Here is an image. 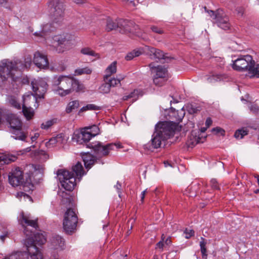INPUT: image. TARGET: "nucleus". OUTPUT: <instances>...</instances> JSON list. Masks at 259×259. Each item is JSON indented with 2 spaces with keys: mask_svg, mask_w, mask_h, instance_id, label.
<instances>
[{
  "mask_svg": "<svg viewBox=\"0 0 259 259\" xmlns=\"http://www.w3.org/2000/svg\"><path fill=\"white\" fill-rule=\"evenodd\" d=\"M79 107V102L75 100L70 102L66 108V111L67 113H69L71 112L73 110L77 109Z\"/></svg>",
  "mask_w": 259,
  "mask_h": 259,
  "instance_id": "obj_36",
  "label": "nucleus"
},
{
  "mask_svg": "<svg viewBox=\"0 0 259 259\" xmlns=\"http://www.w3.org/2000/svg\"><path fill=\"white\" fill-rule=\"evenodd\" d=\"M78 218L72 208L67 209L64 215L63 227L67 234H71L76 230Z\"/></svg>",
  "mask_w": 259,
  "mask_h": 259,
  "instance_id": "obj_5",
  "label": "nucleus"
},
{
  "mask_svg": "<svg viewBox=\"0 0 259 259\" xmlns=\"http://www.w3.org/2000/svg\"><path fill=\"white\" fill-rule=\"evenodd\" d=\"M254 61L250 55L241 56L233 61L232 67L238 71L248 70L249 73L251 70L252 65Z\"/></svg>",
  "mask_w": 259,
  "mask_h": 259,
  "instance_id": "obj_7",
  "label": "nucleus"
},
{
  "mask_svg": "<svg viewBox=\"0 0 259 259\" xmlns=\"http://www.w3.org/2000/svg\"><path fill=\"white\" fill-rule=\"evenodd\" d=\"M164 243H163V240L158 242L156 244L157 247L159 248H162L164 246Z\"/></svg>",
  "mask_w": 259,
  "mask_h": 259,
  "instance_id": "obj_62",
  "label": "nucleus"
},
{
  "mask_svg": "<svg viewBox=\"0 0 259 259\" xmlns=\"http://www.w3.org/2000/svg\"><path fill=\"white\" fill-rule=\"evenodd\" d=\"M53 88L54 92L61 96H65L73 91L80 90L79 82L67 75H59L54 78Z\"/></svg>",
  "mask_w": 259,
  "mask_h": 259,
  "instance_id": "obj_1",
  "label": "nucleus"
},
{
  "mask_svg": "<svg viewBox=\"0 0 259 259\" xmlns=\"http://www.w3.org/2000/svg\"><path fill=\"white\" fill-rule=\"evenodd\" d=\"M147 189H146L145 190L143 191L141 193V200L142 201V202H143L144 201L145 196L146 193L147 192Z\"/></svg>",
  "mask_w": 259,
  "mask_h": 259,
  "instance_id": "obj_64",
  "label": "nucleus"
},
{
  "mask_svg": "<svg viewBox=\"0 0 259 259\" xmlns=\"http://www.w3.org/2000/svg\"><path fill=\"white\" fill-rule=\"evenodd\" d=\"M65 240L58 235H55L52 237L49 243V249L51 251L58 252L62 251L65 248Z\"/></svg>",
  "mask_w": 259,
  "mask_h": 259,
  "instance_id": "obj_11",
  "label": "nucleus"
},
{
  "mask_svg": "<svg viewBox=\"0 0 259 259\" xmlns=\"http://www.w3.org/2000/svg\"><path fill=\"white\" fill-rule=\"evenodd\" d=\"M38 98L35 95H24L23 97V103L22 105V107L24 106H32L34 107L35 108H37L38 107V103L37 102Z\"/></svg>",
  "mask_w": 259,
  "mask_h": 259,
  "instance_id": "obj_20",
  "label": "nucleus"
},
{
  "mask_svg": "<svg viewBox=\"0 0 259 259\" xmlns=\"http://www.w3.org/2000/svg\"><path fill=\"white\" fill-rule=\"evenodd\" d=\"M208 13L212 19L215 20L219 27L224 30H228L230 28L229 18L222 10H218L216 12L210 11Z\"/></svg>",
  "mask_w": 259,
  "mask_h": 259,
  "instance_id": "obj_8",
  "label": "nucleus"
},
{
  "mask_svg": "<svg viewBox=\"0 0 259 259\" xmlns=\"http://www.w3.org/2000/svg\"><path fill=\"white\" fill-rule=\"evenodd\" d=\"M184 114H185V113H184V111L183 110H182L180 112V115L178 114L177 117H176V121L178 122H180V121H181L182 119L184 117Z\"/></svg>",
  "mask_w": 259,
  "mask_h": 259,
  "instance_id": "obj_55",
  "label": "nucleus"
},
{
  "mask_svg": "<svg viewBox=\"0 0 259 259\" xmlns=\"http://www.w3.org/2000/svg\"><path fill=\"white\" fill-rule=\"evenodd\" d=\"M185 238L189 239L194 235V231L193 230L186 229L184 231Z\"/></svg>",
  "mask_w": 259,
  "mask_h": 259,
  "instance_id": "obj_52",
  "label": "nucleus"
},
{
  "mask_svg": "<svg viewBox=\"0 0 259 259\" xmlns=\"http://www.w3.org/2000/svg\"><path fill=\"white\" fill-rule=\"evenodd\" d=\"M55 123L54 119L49 120L41 124V128L44 130H48Z\"/></svg>",
  "mask_w": 259,
  "mask_h": 259,
  "instance_id": "obj_47",
  "label": "nucleus"
},
{
  "mask_svg": "<svg viewBox=\"0 0 259 259\" xmlns=\"http://www.w3.org/2000/svg\"><path fill=\"white\" fill-rule=\"evenodd\" d=\"M248 134V130H247V128L243 127L241 129H238L235 132L234 137L236 139H241Z\"/></svg>",
  "mask_w": 259,
  "mask_h": 259,
  "instance_id": "obj_35",
  "label": "nucleus"
},
{
  "mask_svg": "<svg viewBox=\"0 0 259 259\" xmlns=\"http://www.w3.org/2000/svg\"><path fill=\"white\" fill-rule=\"evenodd\" d=\"M87 129H89V131L91 132L92 136L95 137L99 134V128L96 125H93L90 127H86Z\"/></svg>",
  "mask_w": 259,
  "mask_h": 259,
  "instance_id": "obj_48",
  "label": "nucleus"
},
{
  "mask_svg": "<svg viewBox=\"0 0 259 259\" xmlns=\"http://www.w3.org/2000/svg\"><path fill=\"white\" fill-rule=\"evenodd\" d=\"M142 54V51L140 50H134L132 52L128 53L125 56V59L127 61L133 59L134 57H138Z\"/></svg>",
  "mask_w": 259,
  "mask_h": 259,
  "instance_id": "obj_38",
  "label": "nucleus"
},
{
  "mask_svg": "<svg viewBox=\"0 0 259 259\" xmlns=\"http://www.w3.org/2000/svg\"><path fill=\"white\" fill-rule=\"evenodd\" d=\"M92 72V69L87 67L83 68H78L75 70V73L76 75H81L83 74H90Z\"/></svg>",
  "mask_w": 259,
  "mask_h": 259,
  "instance_id": "obj_42",
  "label": "nucleus"
},
{
  "mask_svg": "<svg viewBox=\"0 0 259 259\" xmlns=\"http://www.w3.org/2000/svg\"><path fill=\"white\" fill-rule=\"evenodd\" d=\"M32 89L34 95L38 98H44L47 90V82L42 78L33 79L31 81Z\"/></svg>",
  "mask_w": 259,
  "mask_h": 259,
  "instance_id": "obj_10",
  "label": "nucleus"
},
{
  "mask_svg": "<svg viewBox=\"0 0 259 259\" xmlns=\"http://www.w3.org/2000/svg\"><path fill=\"white\" fill-rule=\"evenodd\" d=\"M82 159L84 166L87 168H90L91 165L94 164L95 161V157L90 153L83 155Z\"/></svg>",
  "mask_w": 259,
  "mask_h": 259,
  "instance_id": "obj_25",
  "label": "nucleus"
},
{
  "mask_svg": "<svg viewBox=\"0 0 259 259\" xmlns=\"http://www.w3.org/2000/svg\"><path fill=\"white\" fill-rule=\"evenodd\" d=\"M8 121L13 130L21 128L22 123L18 117L15 114H11L8 117Z\"/></svg>",
  "mask_w": 259,
  "mask_h": 259,
  "instance_id": "obj_22",
  "label": "nucleus"
},
{
  "mask_svg": "<svg viewBox=\"0 0 259 259\" xmlns=\"http://www.w3.org/2000/svg\"><path fill=\"white\" fill-rule=\"evenodd\" d=\"M89 129L86 128L82 129L77 135V142L80 144H83L89 142L92 137H94Z\"/></svg>",
  "mask_w": 259,
  "mask_h": 259,
  "instance_id": "obj_21",
  "label": "nucleus"
},
{
  "mask_svg": "<svg viewBox=\"0 0 259 259\" xmlns=\"http://www.w3.org/2000/svg\"><path fill=\"white\" fill-rule=\"evenodd\" d=\"M188 111L190 114H194L197 113L199 109L197 107L193 106L192 104L188 105L186 106Z\"/></svg>",
  "mask_w": 259,
  "mask_h": 259,
  "instance_id": "obj_49",
  "label": "nucleus"
},
{
  "mask_svg": "<svg viewBox=\"0 0 259 259\" xmlns=\"http://www.w3.org/2000/svg\"><path fill=\"white\" fill-rule=\"evenodd\" d=\"M139 94V91L135 90L128 95L124 96L122 99L123 100H127L128 99L132 98L133 99V102H134L138 99Z\"/></svg>",
  "mask_w": 259,
  "mask_h": 259,
  "instance_id": "obj_41",
  "label": "nucleus"
},
{
  "mask_svg": "<svg viewBox=\"0 0 259 259\" xmlns=\"http://www.w3.org/2000/svg\"><path fill=\"white\" fill-rule=\"evenodd\" d=\"M11 259H28L26 252H16L11 254Z\"/></svg>",
  "mask_w": 259,
  "mask_h": 259,
  "instance_id": "obj_39",
  "label": "nucleus"
},
{
  "mask_svg": "<svg viewBox=\"0 0 259 259\" xmlns=\"http://www.w3.org/2000/svg\"><path fill=\"white\" fill-rule=\"evenodd\" d=\"M212 124V120L210 118H208L206 119L205 121V124L207 127H209Z\"/></svg>",
  "mask_w": 259,
  "mask_h": 259,
  "instance_id": "obj_63",
  "label": "nucleus"
},
{
  "mask_svg": "<svg viewBox=\"0 0 259 259\" xmlns=\"http://www.w3.org/2000/svg\"><path fill=\"white\" fill-rule=\"evenodd\" d=\"M250 73L252 74L253 76L259 77V63H257L256 65H255L254 63L252 65Z\"/></svg>",
  "mask_w": 259,
  "mask_h": 259,
  "instance_id": "obj_46",
  "label": "nucleus"
},
{
  "mask_svg": "<svg viewBox=\"0 0 259 259\" xmlns=\"http://www.w3.org/2000/svg\"><path fill=\"white\" fill-rule=\"evenodd\" d=\"M9 102L11 105L17 109H20L21 104L18 102L16 98L14 96H10L8 97Z\"/></svg>",
  "mask_w": 259,
  "mask_h": 259,
  "instance_id": "obj_40",
  "label": "nucleus"
},
{
  "mask_svg": "<svg viewBox=\"0 0 259 259\" xmlns=\"http://www.w3.org/2000/svg\"><path fill=\"white\" fill-rule=\"evenodd\" d=\"M117 70L116 62L114 61L105 71V74L104 76V79L107 80L113 74L115 73Z\"/></svg>",
  "mask_w": 259,
  "mask_h": 259,
  "instance_id": "obj_23",
  "label": "nucleus"
},
{
  "mask_svg": "<svg viewBox=\"0 0 259 259\" xmlns=\"http://www.w3.org/2000/svg\"><path fill=\"white\" fill-rule=\"evenodd\" d=\"M104 80L105 82L100 87L99 90L100 92L102 93L107 94L109 93V92L110 91L111 88L110 87V85H109L107 81L105 79Z\"/></svg>",
  "mask_w": 259,
  "mask_h": 259,
  "instance_id": "obj_44",
  "label": "nucleus"
},
{
  "mask_svg": "<svg viewBox=\"0 0 259 259\" xmlns=\"http://www.w3.org/2000/svg\"><path fill=\"white\" fill-rule=\"evenodd\" d=\"M250 110L253 113H256L258 110V107L255 105H252L249 107Z\"/></svg>",
  "mask_w": 259,
  "mask_h": 259,
  "instance_id": "obj_57",
  "label": "nucleus"
},
{
  "mask_svg": "<svg viewBox=\"0 0 259 259\" xmlns=\"http://www.w3.org/2000/svg\"><path fill=\"white\" fill-rule=\"evenodd\" d=\"M89 147L99 157L106 156L109 153L110 151L118 149L122 147L120 143H109L104 145L99 141H96L90 144Z\"/></svg>",
  "mask_w": 259,
  "mask_h": 259,
  "instance_id": "obj_4",
  "label": "nucleus"
},
{
  "mask_svg": "<svg viewBox=\"0 0 259 259\" xmlns=\"http://www.w3.org/2000/svg\"><path fill=\"white\" fill-rule=\"evenodd\" d=\"M33 62L37 67L40 68H46L49 66L47 56L39 52H36L34 53Z\"/></svg>",
  "mask_w": 259,
  "mask_h": 259,
  "instance_id": "obj_14",
  "label": "nucleus"
},
{
  "mask_svg": "<svg viewBox=\"0 0 259 259\" xmlns=\"http://www.w3.org/2000/svg\"><path fill=\"white\" fill-rule=\"evenodd\" d=\"M115 188L116 189V190L117 191L119 196L120 197V195L121 194V185L120 184H119L118 182H117V184L115 186Z\"/></svg>",
  "mask_w": 259,
  "mask_h": 259,
  "instance_id": "obj_56",
  "label": "nucleus"
},
{
  "mask_svg": "<svg viewBox=\"0 0 259 259\" xmlns=\"http://www.w3.org/2000/svg\"><path fill=\"white\" fill-rule=\"evenodd\" d=\"M20 223L24 227V229L26 228L24 227V224L27 226L36 229L37 227V219H32V217L30 214H25L24 212H22L20 215Z\"/></svg>",
  "mask_w": 259,
  "mask_h": 259,
  "instance_id": "obj_17",
  "label": "nucleus"
},
{
  "mask_svg": "<svg viewBox=\"0 0 259 259\" xmlns=\"http://www.w3.org/2000/svg\"><path fill=\"white\" fill-rule=\"evenodd\" d=\"M151 30L157 34H162L163 33V30L161 28L158 27L156 26L152 25L150 27Z\"/></svg>",
  "mask_w": 259,
  "mask_h": 259,
  "instance_id": "obj_51",
  "label": "nucleus"
},
{
  "mask_svg": "<svg viewBox=\"0 0 259 259\" xmlns=\"http://www.w3.org/2000/svg\"><path fill=\"white\" fill-rule=\"evenodd\" d=\"M39 136V134L38 133H35L34 136L31 137V140L32 142H35Z\"/></svg>",
  "mask_w": 259,
  "mask_h": 259,
  "instance_id": "obj_59",
  "label": "nucleus"
},
{
  "mask_svg": "<svg viewBox=\"0 0 259 259\" xmlns=\"http://www.w3.org/2000/svg\"><path fill=\"white\" fill-rule=\"evenodd\" d=\"M166 140L159 135V134L155 132L152 136L150 142L144 146L145 148L149 150H151L152 149H157L160 147L162 142H164Z\"/></svg>",
  "mask_w": 259,
  "mask_h": 259,
  "instance_id": "obj_13",
  "label": "nucleus"
},
{
  "mask_svg": "<svg viewBox=\"0 0 259 259\" xmlns=\"http://www.w3.org/2000/svg\"><path fill=\"white\" fill-rule=\"evenodd\" d=\"M33 156L36 159L42 161L47 160L49 157L46 152L42 150H35L33 153Z\"/></svg>",
  "mask_w": 259,
  "mask_h": 259,
  "instance_id": "obj_31",
  "label": "nucleus"
},
{
  "mask_svg": "<svg viewBox=\"0 0 259 259\" xmlns=\"http://www.w3.org/2000/svg\"><path fill=\"white\" fill-rule=\"evenodd\" d=\"M54 27L52 26L51 24L47 23L42 26L41 31L35 32L34 35L37 37L46 38V33L49 31H52Z\"/></svg>",
  "mask_w": 259,
  "mask_h": 259,
  "instance_id": "obj_24",
  "label": "nucleus"
},
{
  "mask_svg": "<svg viewBox=\"0 0 259 259\" xmlns=\"http://www.w3.org/2000/svg\"><path fill=\"white\" fill-rule=\"evenodd\" d=\"M210 185L211 187L214 189H219V186L218 184V182L215 179H211L210 181Z\"/></svg>",
  "mask_w": 259,
  "mask_h": 259,
  "instance_id": "obj_54",
  "label": "nucleus"
},
{
  "mask_svg": "<svg viewBox=\"0 0 259 259\" xmlns=\"http://www.w3.org/2000/svg\"><path fill=\"white\" fill-rule=\"evenodd\" d=\"M118 27H119L118 21L116 22L111 19H108L107 20L106 29L108 31L114 30Z\"/></svg>",
  "mask_w": 259,
  "mask_h": 259,
  "instance_id": "obj_34",
  "label": "nucleus"
},
{
  "mask_svg": "<svg viewBox=\"0 0 259 259\" xmlns=\"http://www.w3.org/2000/svg\"><path fill=\"white\" fill-rule=\"evenodd\" d=\"M124 76L123 75H118L117 78H108L107 80L106 79L110 88L115 87L118 85H120V81L122 79H123Z\"/></svg>",
  "mask_w": 259,
  "mask_h": 259,
  "instance_id": "obj_29",
  "label": "nucleus"
},
{
  "mask_svg": "<svg viewBox=\"0 0 259 259\" xmlns=\"http://www.w3.org/2000/svg\"><path fill=\"white\" fill-rule=\"evenodd\" d=\"M10 184L14 187L22 185L23 183L22 171L19 167L12 169L9 175Z\"/></svg>",
  "mask_w": 259,
  "mask_h": 259,
  "instance_id": "obj_12",
  "label": "nucleus"
},
{
  "mask_svg": "<svg viewBox=\"0 0 259 259\" xmlns=\"http://www.w3.org/2000/svg\"><path fill=\"white\" fill-rule=\"evenodd\" d=\"M100 109V107L95 105V104H88L85 106L82 107L79 111V113L81 112L87 111V110H98Z\"/></svg>",
  "mask_w": 259,
  "mask_h": 259,
  "instance_id": "obj_43",
  "label": "nucleus"
},
{
  "mask_svg": "<svg viewBox=\"0 0 259 259\" xmlns=\"http://www.w3.org/2000/svg\"><path fill=\"white\" fill-rule=\"evenodd\" d=\"M120 31L122 33L134 32L138 28V26L134 24L131 22L126 20H119L118 21Z\"/></svg>",
  "mask_w": 259,
  "mask_h": 259,
  "instance_id": "obj_16",
  "label": "nucleus"
},
{
  "mask_svg": "<svg viewBox=\"0 0 259 259\" xmlns=\"http://www.w3.org/2000/svg\"><path fill=\"white\" fill-rule=\"evenodd\" d=\"M145 51L149 55L152 59H165V57L162 51L159 49L149 46H145Z\"/></svg>",
  "mask_w": 259,
  "mask_h": 259,
  "instance_id": "obj_19",
  "label": "nucleus"
},
{
  "mask_svg": "<svg viewBox=\"0 0 259 259\" xmlns=\"http://www.w3.org/2000/svg\"><path fill=\"white\" fill-rule=\"evenodd\" d=\"M61 136H57L56 137L52 138L50 140L46 142V146L48 148H51L54 146L57 143L61 142Z\"/></svg>",
  "mask_w": 259,
  "mask_h": 259,
  "instance_id": "obj_37",
  "label": "nucleus"
},
{
  "mask_svg": "<svg viewBox=\"0 0 259 259\" xmlns=\"http://www.w3.org/2000/svg\"><path fill=\"white\" fill-rule=\"evenodd\" d=\"M178 128V124L174 122H159L155 125V132L162 136L164 139L167 140L173 136Z\"/></svg>",
  "mask_w": 259,
  "mask_h": 259,
  "instance_id": "obj_6",
  "label": "nucleus"
},
{
  "mask_svg": "<svg viewBox=\"0 0 259 259\" xmlns=\"http://www.w3.org/2000/svg\"><path fill=\"white\" fill-rule=\"evenodd\" d=\"M153 82L156 85L161 86L163 84L165 79L164 78L161 79L160 77L157 76H153Z\"/></svg>",
  "mask_w": 259,
  "mask_h": 259,
  "instance_id": "obj_50",
  "label": "nucleus"
},
{
  "mask_svg": "<svg viewBox=\"0 0 259 259\" xmlns=\"http://www.w3.org/2000/svg\"><path fill=\"white\" fill-rule=\"evenodd\" d=\"M24 233L28 237L26 239H30L33 241V244L36 245L41 246L45 244L46 242V238L44 234L42 233H36L33 235V237H31V232L30 233L28 232L27 229H24Z\"/></svg>",
  "mask_w": 259,
  "mask_h": 259,
  "instance_id": "obj_15",
  "label": "nucleus"
},
{
  "mask_svg": "<svg viewBox=\"0 0 259 259\" xmlns=\"http://www.w3.org/2000/svg\"><path fill=\"white\" fill-rule=\"evenodd\" d=\"M72 170L73 173L67 170L59 169L57 172L61 186L68 191H72L76 185L74 174L76 177L79 178L84 174L83 166L79 162L72 166Z\"/></svg>",
  "mask_w": 259,
  "mask_h": 259,
  "instance_id": "obj_2",
  "label": "nucleus"
},
{
  "mask_svg": "<svg viewBox=\"0 0 259 259\" xmlns=\"http://www.w3.org/2000/svg\"><path fill=\"white\" fill-rule=\"evenodd\" d=\"M22 112L27 120L31 119L34 116V111L32 106L23 107Z\"/></svg>",
  "mask_w": 259,
  "mask_h": 259,
  "instance_id": "obj_30",
  "label": "nucleus"
},
{
  "mask_svg": "<svg viewBox=\"0 0 259 259\" xmlns=\"http://www.w3.org/2000/svg\"><path fill=\"white\" fill-rule=\"evenodd\" d=\"M13 136L12 137L16 139L23 141H25V139L27 137V135L25 133L23 132L21 128L15 129L13 132Z\"/></svg>",
  "mask_w": 259,
  "mask_h": 259,
  "instance_id": "obj_27",
  "label": "nucleus"
},
{
  "mask_svg": "<svg viewBox=\"0 0 259 259\" xmlns=\"http://www.w3.org/2000/svg\"><path fill=\"white\" fill-rule=\"evenodd\" d=\"M80 52L81 54L84 55L95 57L96 58H100V55L99 54L96 53L94 51L88 47L81 49Z\"/></svg>",
  "mask_w": 259,
  "mask_h": 259,
  "instance_id": "obj_32",
  "label": "nucleus"
},
{
  "mask_svg": "<svg viewBox=\"0 0 259 259\" xmlns=\"http://www.w3.org/2000/svg\"><path fill=\"white\" fill-rule=\"evenodd\" d=\"M66 41L65 37L62 35H55L52 37V44L54 46L63 45Z\"/></svg>",
  "mask_w": 259,
  "mask_h": 259,
  "instance_id": "obj_33",
  "label": "nucleus"
},
{
  "mask_svg": "<svg viewBox=\"0 0 259 259\" xmlns=\"http://www.w3.org/2000/svg\"><path fill=\"white\" fill-rule=\"evenodd\" d=\"M152 73H155V76L160 77L161 79L165 78L167 76V70L163 66H155L152 63L149 65Z\"/></svg>",
  "mask_w": 259,
  "mask_h": 259,
  "instance_id": "obj_18",
  "label": "nucleus"
},
{
  "mask_svg": "<svg viewBox=\"0 0 259 259\" xmlns=\"http://www.w3.org/2000/svg\"><path fill=\"white\" fill-rule=\"evenodd\" d=\"M17 159V157L11 154H4L0 156V164H8L12 162H14Z\"/></svg>",
  "mask_w": 259,
  "mask_h": 259,
  "instance_id": "obj_26",
  "label": "nucleus"
},
{
  "mask_svg": "<svg viewBox=\"0 0 259 259\" xmlns=\"http://www.w3.org/2000/svg\"><path fill=\"white\" fill-rule=\"evenodd\" d=\"M8 232H5L3 235L0 236V239L2 242H4L5 238L8 236Z\"/></svg>",
  "mask_w": 259,
  "mask_h": 259,
  "instance_id": "obj_61",
  "label": "nucleus"
},
{
  "mask_svg": "<svg viewBox=\"0 0 259 259\" xmlns=\"http://www.w3.org/2000/svg\"><path fill=\"white\" fill-rule=\"evenodd\" d=\"M244 9L242 7H238L236 9V12L238 16L242 17L244 14Z\"/></svg>",
  "mask_w": 259,
  "mask_h": 259,
  "instance_id": "obj_53",
  "label": "nucleus"
},
{
  "mask_svg": "<svg viewBox=\"0 0 259 259\" xmlns=\"http://www.w3.org/2000/svg\"><path fill=\"white\" fill-rule=\"evenodd\" d=\"M25 245L26 247L27 257L30 259H43L44 255L42 249L35 244L30 239H25Z\"/></svg>",
  "mask_w": 259,
  "mask_h": 259,
  "instance_id": "obj_9",
  "label": "nucleus"
},
{
  "mask_svg": "<svg viewBox=\"0 0 259 259\" xmlns=\"http://www.w3.org/2000/svg\"><path fill=\"white\" fill-rule=\"evenodd\" d=\"M199 143V138L195 137L194 140H193L191 143L192 144V146L195 145Z\"/></svg>",
  "mask_w": 259,
  "mask_h": 259,
  "instance_id": "obj_60",
  "label": "nucleus"
},
{
  "mask_svg": "<svg viewBox=\"0 0 259 259\" xmlns=\"http://www.w3.org/2000/svg\"><path fill=\"white\" fill-rule=\"evenodd\" d=\"M201 239L203 240L200 242L201 252L202 253V258L206 259L207 256L206 253V248L205 247L206 243L205 241H204V239L203 238H201Z\"/></svg>",
  "mask_w": 259,
  "mask_h": 259,
  "instance_id": "obj_45",
  "label": "nucleus"
},
{
  "mask_svg": "<svg viewBox=\"0 0 259 259\" xmlns=\"http://www.w3.org/2000/svg\"><path fill=\"white\" fill-rule=\"evenodd\" d=\"M213 132H215L216 133H221V134H223L225 131L222 130V128H220V127H215V128H213L212 130Z\"/></svg>",
  "mask_w": 259,
  "mask_h": 259,
  "instance_id": "obj_58",
  "label": "nucleus"
},
{
  "mask_svg": "<svg viewBox=\"0 0 259 259\" xmlns=\"http://www.w3.org/2000/svg\"><path fill=\"white\" fill-rule=\"evenodd\" d=\"M16 62H17V66L18 67V70L20 71H22L25 69L29 68L31 64V59L28 58L25 59L24 64H23L20 60H16Z\"/></svg>",
  "mask_w": 259,
  "mask_h": 259,
  "instance_id": "obj_28",
  "label": "nucleus"
},
{
  "mask_svg": "<svg viewBox=\"0 0 259 259\" xmlns=\"http://www.w3.org/2000/svg\"><path fill=\"white\" fill-rule=\"evenodd\" d=\"M48 7L53 22L59 24L63 22L65 11L63 0H49Z\"/></svg>",
  "mask_w": 259,
  "mask_h": 259,
  "instance_id": "obj_3",
  "label": "nucleus"
}]
</instances>
